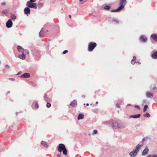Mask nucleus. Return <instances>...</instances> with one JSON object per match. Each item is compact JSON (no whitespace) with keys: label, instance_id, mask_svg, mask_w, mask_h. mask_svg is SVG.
Wrapping results in <instances>:
<instances>
[{"label":"nucleus","instance_id":"nucleus-1","mask_svg":"<svg viewBox=\"0 0 157 157\" xmlns=\"http://www.w3.org/2000/svg\"><path fill=\"white\" fill-rule=\"evenodd\" d=\"M112 127L113 129L122 128L125 127L124 124L117 121H113L112 123Z\"/></svg>","mask_w":157,"mask_h":157},{"label":"nucleus","instance_id":"nucleus-2","mask_svg":"<svg viewBox=\"0 0 157 157\" xmlns=\"http://www.w3.org/2000/svg\"><path fill=\"white\" fill-rule=\"evenodd\" d=\"M143 144L141 145L139 144H138L136 146L135 149L133 150L130 153L129 155L131 157H135L137 155L139 150L143 146Z\"/></svg>","mask_w":157,"mask_h":157},{"label":"nucleus","instance_id":"nucleus-3","mask_svg":"<svg viewBox=\"0 0 157 157\" xmlns=\"http://www.w3.org/2000/svg\"><path fill=\"white\" fill-rule=\"evenodd\" d=\"M126 2V0H120L119 7L117 9L112 10L111 11L112 12H117L122 10L124 7Z\"/></svg>","mask_w":157,"mask_h":157},{"label":"nucleus","instance_id":"nucleus-4","mask_svg":"<svg viewBox=\"0 0 157 157\" xmlns=\"http://www.w3.org/2000/svg\"><path fill=\"white\" fill-rule=\"evenodd\" d=\"M58 151L60 152L63 151V153L65 155L67 154V151L65 145L62 144H59V146L58 148Z\"/></svg>","mask_w":157,"mask_h":157},{"label":"nucleus","instance_id":"nucleus-5","mask_svg":"<svg viewBox=\"0 0 157 157\" xmlns=\"http://www.w3.org/2000/svg\"><path fill=\"white\" fill-rule=\"evenodd\" d=\"M97 44L94 42H90L89 43L88 47V50L89 52L92 51L96 46Z\"/></svg>","mask_w":157,"mask_h":157},{"label":"nucleus","instance_id":"nucleus-6","mask_svg":"<svg viewBox=\"0 0 157 157\" xmlns=\"http://www.w3.org/2000/svg\"><path fill=\"white\" fill-rule=\"evenodd\" d=\"M26 5L27 7L29 8L36 9H37V4L36 3H30V2H29V1L27 2Z\"/></svg>","mask_w":157,"mask_h":157},{"label":"nucleus","instance_id":"nucleus-7","mask_svg":"<svg viewBox=\"0 0 157 157\" xmlns=\"http://www.w3.org/2000/svg\"><path fill=\"white\" fill-rule=\"evenodd\" d=\"M13 25V23L11 19H9L6 23V27L8 28L11 27Z\"/></svg>","mask_w":157,"mask_h":157},{"label":"nucleus","instance_id":"nucleus-8","mask_svg":"<svg viewBox=\"0 0 157 157\" xmlns=\"http://www.w3.org/2000/svg\"><path fill=\"white\" fill-rule=\"evenodd\" d=\"M154 96V94L151 92L147 91L146 92V96L147 98H152Z\"/></svg>","mask_w":157,"mask_h":157},{"label":"nucleus","instance_id":"nucleus-9","mask_svg":"<svg viewBox=\"0 0 157 157\" xmlns=\"http://www.w3.org/2000/svg\"><path fill=\"white\" fill-rule=\"evenodd\" d=\"M24 13L25 14L29 15L30 13V10L29 7H26L25 8L24 10Z\"/></svg>","mask_w":157,"mask_h":157},{"label":"nucleus","instance_id":"nucleus-10","mask_svg":"<svg viewBox=\"0 0 157 157\" xmlns=\"http://www.w3.org/2000/svg\"><path fill=\"white\" fill-rule=\"evenodd\" d=\"M149 151V149L148 147H146L145 148V149L142 152V155H146L148 152Z\"/></svg>","mask_w":157,"mask_h":157},{"label":"nucleus","instance_id":"nucleus-11","mask_svg":"<svg viewBox=\"0 0 157 157\" xmlns=\"http://www.w3.org/2000/svg\"><path fill=\"white\" fill-rule=\"evenodd\" d=\"M30 75L29 73H25L22 74L21 76V77L24 78H29L30 77Z\"/></svg>","mask_w":157,"mask_h":157},{"label":"nucleus","instance_id":"nucleus-12","mask_svg":"<svg viewBox=\"0 0 157 157\" xmlns=\"http://www.w3.org/2000/svg\"><path fill=\"white\" fill-rule=\"evenodd\" d=\"M140 39L141 40L144 42H146L147 40V38L144 35H141L140 37Z\"/></svg>","mask_w":157,"mask_h":157},{"label":"nucleus","instance_id":"nucleus-13","mask_svg":"<svg viewBox=\"0 0 157 157\" xmlns=\"http://www.w3.org/2000/svg\"><path fill=\"white\" fill-rule=\"evenodd\" d=\"M113 122V121H104V124L109 125L110 126H112V123Z\"/></svg>","mask_w":157,"mask_h":157},{"label":"nucleus","instance_id":"nucleus-14","mask_svg":"<svg viewBox=\"0 0 157 157\" xmlns=\"http://www.w3.org/2000/svg\"><path fill=\"white\" fill-rule=\"evenodd\" d=\"M77 105V101L76 100H74V101H71L70 104V105L72 107L75 106Z\"/></svg>","mask_w":157,"mask_h":157},{"label":"nucleus","instance_id":"nucleus-15","mask_svg":"<svg viewBox=\"0 0 157 157\" xmlns=\"http://www.w3.org/2000/svg\"><path fill=\"white\" fill-rule=\"evenodd\" d=\"M140 116H141V115L140 114H136V115H131L129 117L130 118H139L140 117Z\"/></svg>","mask_w":157,"mask_h":157},{"label":"nucleus","instance_id":"nucleus-16","mask_svg":"<svg viewBox=\"0 0 157 157\" xmlns=\"http://www.w3.org/2000/svg\"><path fill=\"white\" fill-rule=\"evenodd\" d=\"M17 49L18 51L22 53H24V49L20 46H18L17 47Z\"/></svg>","mask_w":157,"mask_h":157},{"label":"nucleus","instance_id":"nucleus-17","mask_svg":"<svg viewBox=\"0 0 157 157\" xmlns=\"http://www.w3.org/2000/svg\"><path fill=\"white\" fill-rule=\"evenodd\" d=\"M151 57L153 59H157V52H154L151 55Z\"/></svg>","mask_w":157,"mask_h":157},{"label":"nucleus","instance_id":"nucleus-18","mask_svg":"<svg viewBox=\"0 0 157 157\" xmlns=\"http://www.w3.org/2000/svg\"><path fill=\"white\" fill-rule=\"evenodd\" d=\"M18 57L21 59H24L25 58V55L24 53H22V54L19 55Z\"/></svg>","mask_w":157,"mask_h":157},{"label":"nucleus","instance_id":"nucleus-19","mask_svg":"<svg viewBox=\"0 0 157 157\" xmlns=\"http://www.w3.org/2000/svg\"><path fill=\"white\" fill-rule=\"evenodd\" d=\"M153 40L157 42V36L155 34H152L151 36Z\"/></svg>","mask_w":157,"mask_h":157},{"label":"nucleus","instance_id":"nucleus-20","mask_svg":"<svg viewBox=\"0 0 157 157\" xmlns=\"http://www.w3.org/2000/svg\"><path fill=\"white\" fill-rule=\"evenodd\" d=\"M84 117V115L83 114H80L78 115V119L79 120L82 119Z\"/></svg>","mask_w":157,"mask_h":157},{"label":"nucleus","instance_id":"nucleus-21","mask_svg":"<svg viewBox=\"0 0 157 157\" xmlns=\"http://www.w3.org/2000/svg\"><path fill=\"white\" fill-rule=\"evenodd\" d=\"M41 144L45 147H47L48 146V144H47V143L44 141H41Z\"/></svg>","mask_w":157,"mask_h":157},{"label":"nucleus","instance_id":"nucleus-22","mask_svg":"<svg viewBox=\"0 0 157 157\" xmlns=\"http://www.w3.org/2000/svg\"><path fill=\"white\" fill-rule=\"evenodd\" d=\"M103 8L106 10H109L110 9V7L109 6L104 5L103 6Z\"/></svg>","mask_w":157,"mask_h":157},{"label":"nucleus","instance_id":"nucleus-23","mask_svg":"<svg viewBox=\"0 0 157 157\" xmlns=\"http://www.w3.org/2000/svg\"><path fill=\"white\" fill-rule=\"evenodd\" d=\"M144 116L145 117H150V114L148 113H146L144 114Z\"/></svg>","mask_w":157,"mask_h":157},{"label":"nucleus","instance_id":"nucleus-24","mask_svg":"<svg viewBox=\"0 0 157 157\" xmlns=\"http://www.w3.org/2000/svg\"><path fill=\"white\" fill-rule=\"evenodd\" d=\"M8 12V10H3L2 11V13L4 14L7 13Z\"/></svg>","mask_w":157,"mask_h":157},{"label":"nucleus","instance_id":"nucleus-25","mask_svg":"<svg viewBox=\"0 0 157 157\" xmlns=\"http://www.w3.org/2000/svg\"><path fill=\"white\" fill-rule=\"evenodd\" d=\"M147 108H148L147 105H145L144 106V108L143 112H145L146 111Z\"/></svg>","mask_w":157,"mask_h":157},{"label":"nucleus","instance_id":"nucleus-26","mask_svg":"<svg viewBox=\"0 0 157 157\" xmlns=\"http://www.w3.org/2000/svg\"><path fill=\"white\" fill-rule=\"evenodd\" d=\"M11 18L12 20H15L16 19V16L14 14H12L11 16Z\"/></svg>","mask_w":157,"mask_h":157},{"label":"nucleus","instance_id":"nucleus-27","mask_svg":"<svg viewBox=\"0 0 157 157\" xmlns=\"http://www.w3.org/2000/svg\"><path fill=\"white\" fill-rule=\"evenodd\" d=\"M133 59H132L131 61V63L133 64H134L135 63V62H134V61L136 59V57L135 56H134L133 57Z\"/></svg>","mask_w":157,"mask_h":157},{"label":"nucleus","instance_id":"nucleus-28","mask_svg":"<svg viewBox=\"0 0 157 157\" xmlns=\"http://www.w3.org/2000/svg\"><path fill=\"white\" fill-rule=\"evenodd\" d=\"M98 131L97 130H94L93 131V132L92 133V134L93 135L97 134L98 133Z\"/></svg>","mask_w":157,"mask_h":157},{"label":"nucleus","instance_id":"nucleus-29","mask_svg":"<svg viewBox=\"0 0 157 157\" xmlns=\"http://www.w3.org/2000/svg\"><path fill=\"white\" fill-rule=\"evenodd\" d=\"M147 157H157V155L156 154L149 155H148Z\"/></svg>","mask_w":157,"mask_h":157},{"label":"nucleus","instance_id":"nucleus-30","mask_svg":"<svg viewBox=\"0 0 157 157\" xmlns=\"http://www.w3.org/2000/svg\"><path fill=\"white\" fill-rule=\"evenodd\" d=\"M113 21H115L116 22L117 24L119 22V21L118 19H113Z\"/></svg>","mask_w":157,"mask_h":157},{"label":"nucleus","instance_id":"nucleus-31","mask_svg":"<svg viewBox=\"0 0 157 157\" xmlns=\"http://www.w3.org/2000/svg\"><path fill=\"white\" fill-rule=\"evenodd\" d=\"M147 137H146V138H143L142 140V142L143 143L144 141L147 140Z\"/></svg>","mask_w":157,"mask_h":157},{"label":"nucleus","instance_id":"nucleus-32","mask_svg":"<svg viewBox=\"0 0 157 157\" xmlns=\"http://www.w3.org/2000/svg\"><path fill=\"white\" fill-rule=\"evenodd\" d=\"M34 107H35L37 109L38 108V105L37 103H35L34 104Z\"/></svg>","mask_w":157,"mask_h":157},{"label":"nucleus","instance_id":"nucleus-33","mask_svg":"<svg viewBox=\"0 0 157 157\" xmlns=\"http://www.w3.org/2000/svg\"><path fill=\"white\" fill-rule=\"evenodd\" d=\"M134 107L137 108L139 110H140V108L138 105H135Z\"/></svg>","mask_w":157,"mask_h":157},{"label":"nucleus","instance_id":"nucleus-34","mask_svg":"<svg viewBox=\"0 0 157 157\" xmlns=\"http://www.w3.org/2000/svg\"><path fill=\"white\" fill-rule=\"evenodd\" d=\"M36 0H30V1L29 2H30V3H33L35 2Z\"/></svg>","mask_w":157,"mask_h":157},{"label":"nucleus","instance_id":"nucleus-35","mask_svg":"<svg viewBox=\"0 0 157 157\" xmlns=\"http://www.w3.org/2000/svg\"><path fill=\"white\" fill-rule=\"evenodd\" d=\"M68 52V51L67 50H65V51H64L63 52V54H66V53H67V52Z\"/></svg>","mask_w":157,"mask_h":157},{"label":"nucleus","instance_id":"nucleus-36","mask_svg":"<svg viewBox=\"0 0 157 157\" xmlns=\"http://www.w3.org/2000/svg\"><path fill=\"white\" fill-rule=\"evenodd\" d=\"M61 154L60 153V154H57V156L58 157H61Z\"/></svg>","mask_w":157,"mask_h":157},{"label":"nucleus","instance_id":"nucleus-37","mask_svg":"<svg viewBox=\"0 0 157 157\" xmlns=\"http://www.w3.org/2000/svg\"><path fill=\"white\" fill-rule=\"evenodd\" d=\"M46 106L48 108H49V103H47Z\"/></svg>","mask_w":157,"mask_h":157},{"label":"nucleus","instance_id":"nucleus-38","mask_svg":"<svg viewBox=\"0 0 157 157\" xmlns=\"http://www.w3.org/2000/svg\"><path fill=\"white\" fill-rule=\"evenodd\" d=\"M116 106L118 107H120V106L119 105V104L118 103H117L116 105Z\"/></svg>","mask_w":157,"mask_h":157},{"label":"nucleus","instance_id":"nucleus-39","mask_svg":"<svg viewBox=\"0 0 157 157\" xmlns=\"http://www.w3.org/2000/svg\"><path fill=\"white\" fill-rule=\"evenodd\" d=\"M6 4V3L5 2H3L1 3V5H5Z\"/></svg>","mask_w":157,"mask_h":157},{"label":"nucleus","instance_id":"nucleus-40","mask_svg":"<svg viewBox=\"0 0 157 157\" xmlns=\"http://www.w3.org/2000/svg\"><path fill=\"white\" fill-rule=\"evenodd\" d=\"M5 67H8V68H10V67H9V66L8 65H6L5 66Z\"/></svg>","mask_w":157,"mask_h":157},{"label":"nucleus","instance_id":"nucleus-41","mask_svg":"<svg viewBox=\"0 0 157 157\" xmlns=\"http://www.w3.org/2000/svg\"><path fill=\"white\" fill-rule=\"evenodd\" d=\"M9 79L11 80H13V81L14 80V79L13 78H9Z\"/></svg>","mask_w":157,"mask_h":157},{"label":"nucleus","instance_id":"nucleus-42","mask_svg":"<svg viewBox=\"0 0 157 157\" xmlns=\"http://www.w3.org/2000/svg\"><path fill=\"white\" fill-rule=\"evenodd\" d=\"M82 97L83 98H85V96L84 95H83L82 96Z\"/></svg>","mask_w":157,"mask_h":157},{"label":"nucleus","instance_id":"nucleus-43","mask_svg":"<svg viewBox=\"0 0 157 157\" xmlns=\"http://www.w3.org/2000/svg\"><path fill=\"white\" fill-rule=\"evenodd\" d=\"M69 17L70 18H71V15H69Z\"/></svg>","mask_w":157,"mask_h":157},{"label":"nucleus","instance_id":"nucleus-44","mask_svg":"<svg viewBox=\"0 0 157 157\" xmlns=\"http://www.w3.org/2000/svg\"><path fill=\"white\" fill-rule=\"evenodd\" d=\"M130 105H131L130 104H128L127 105V106H130Z\"/></svg>","mask_w":157,"mask_h":157},{"label":"nucleus","instance_id":"nucleus-45","mask_svg":"<svg viewBox=\"0 0 157 157\" xmlns=\"http://www.w3.org/2000/svg\"><path fill=\"white\" fill-rule=\"evenodd\" d=\"M86 105L87 106H88L89 105V104L88 103H87L86 104Z\"/></svg>","mask_w":157,"mask_h":157},{"label":"nucleus","instance_id":"nucleus-46","mask_svg":"<svg viewBox=\"0 0 157 157\" xmlns=\"http://www.w3.org/2000/svg\"><path fill=\"white\" fill-rule=\"evenodd\" d=\"M96 104H98V101H96Z\"/></svg>","mask_w":157,"mask_h":157},{"label":"nucleus","instance_id":"nucleus-47","mask_svg":"<svg viewBox=\"0 0 157 157\" xmlns=\"http://www.w3.org/2000/svg\"><path fill=\"white\" fill-rule=\"evenodd\" d=\"M51 106V104L50 103V107Z\"/></svg>","mask_w":157,"mask_h":157},{"label":"nucleus","instance_id":"nucleus-48","mask_svg":"<svg viewBox=\"0 0 157 157\" xmlns=\"http://www.w3.org/2000/svg\"><path fill=\"white\" fill-rule=\"evenodd\" d=\"M83 0H79V1H80V2H81Z\"/></svg>","mask_w":157,"mask_h":157},{"label":"nucleus","instance_id":"nucleus-49","mask_svg":"<svg viewBox=\"0 0 157 157\" xmlns=\"http://www.w3.org/2000/svg\"><path fill=\"white\" fill-rule=\"evenodd\" d=\"M46 31H47V32H48V30H47Z\"/></svg>","mask_w":157,"mask_h":157},{"label":"nucleus","instance_id":"nucleus-50","mask_svg":"<svg viewBox=\"0 0 157 157\" xmlns=\"http://www.w3.org/2000/svg\"><path fill=\"white\" fill-rule=\"evenodd\" d=\"M138 63H139V64H140V63H139V62Z\"/></svg>","mask_w":157,"mask_h":157},{"label":"nucleus","instance_id":"nucleus-51","mask_svg":"<svg viewBox=\"0 0 157 157\" xmlns=\"http://www.w3.org/2000/svg\"><path fill=\"white\" fill-rule=\"evenodd\" d=\"M84 3L83 2H82L81 3L82 4H83Z\"/></svg>","mask_w":157,"mask_h":157}]
</instances>
